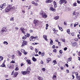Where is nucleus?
Masks as SVG:
<instances>
[{
	"label": "nucleus",
	"instance_id": "5701e85b",
	"mask_svg": "<svg viewBox=\"0 0 80 80\" xmlns=\"http://www.w3.org/2000/svg\"><path fill=\"white\" fill-rule=\"evenodd\" d=\"M32 60L33 62H36L37 61V59L35 58L34 57H33Z\"/></svg>",
	"mask_w": 80,
	"mask_h": 80
},
{
	"label": "nucleus",
	"instance_id": "7c9ffc66",
	"mask_svg": "<svg viewBox=\"0 0 80 80\" xmlns=\"http://www.w3.org/2000/svg\"><path fill=\"white\" fill-rule=\"evenodd\" d=\"M59 29L60 30L61 32L63 31V29L62 28H61V27H59Z\"/></svg>",
	"mask_w": 80,
	"mask_h": 80
},
{
	"label": "nucleus",
	"instance_id": "20e7f679",
	"mask_svg": "<svg viewBox=\"0 0 80 80\" xmlns=\"http://www.w3.org/2000/svg\"><path fill=\"white\" fill-rule=\"evenodd\" d=\"M6 6H7V4L5 3H3V4H1L0 6V10H2V9H3L4 8H5L6 7Z\"/></svg>",
	"mask_w": 80,
	"mask_h": 80
},
{
	"label": "nucleus",
	"instance_id": "bb28decb",
	"mask_svg": "<svg viewBox=\"0 0 80 80\" xmlns=\"http://www.w3.org/2000/svg\"><path fill=\"white\" fill-rule=\"evenodd\" d=\"M47 61H48L47 62L48 63L49 62H50V61H51V59H50V58H47Z\"/></svg>",
	"mask_w": 80,
	"mask_h": 80
},
{
	"label": "nucleus",
	"instance_id": "13d9d810",
	"mask_svg": "<svg viewBox=\"0 0 80 80\" xmlns=\"http://www.w3.org/2000/svg\"><path fill=\"white\" fill-rule=\"evenodd\" d=\"M76 12H74L73 13V14L74 15H76Z\"/></svg>",
	"mask_w": 80,
	"mask_h": 80
},
{
	"label": "nucleus",
	"instance_id": "3c124183",
	"mask_svg": "<svg viewBox=\"0 0 80 80\" xmlns=\"http://www.w3.org/2000/svg\"><path fill=\"white\" fill-rule=\"evenodd\" d=\"M35 51L36 52V53H38V49H37L35 48Z\"/></svg>",
	"mask_w": 80,
	"mask_h": 80
},
{
	"label": "nucleus",
	"instance_id": "e2e57ef3",
	"mask_svg": "<svg viewBox=\"0 0 80 80\" xmlns=\"http://www.w3.org/2000/svg\"><path fill=\"white\" fill-rule=\"evenodd\" d=\"M65 65L67 67H68V64H66Z\"/></svg>",
	"mask_w": 80,
	"mask_h": 80
},
{
	"label": "nucleus",
	"instance_id": "37998d69",
	"mask_svg": "<svg viewBox=\"0 0 80 80\" xmlns=\"http://www.w3.org/2000/svg\"><path fill=\"white\" fill-rule=\"evenodd\" d=\"M15 7H12V8H11V10H15Z\"/></svg>",
	"mask_w": 80,
	"mask_h": 80
},
{
	"label": "nucleus",
	"instance_id": "473e14b6",
	"mask_svg": "<svg viewBox=\"0 0 80 80\" xmlns=\"http://www.w3.org/2000/svg\"><path fill=\"white\" fill-rule=\"evenodd\" d=\"M56 78H57V76H53L52 77V79H53V80H55L56 79Z\"/></svg>",
	"mask_w": 80,
	"mask_h": 80
},
{
	"label": "nucleus",
	"instance_id": "6ab92c4d",
	"mask_svg": "<svg viewBox=\"0 0 80 80\" xmlns=\"http://www.w3.org/2000/svg\"><path fill=\"white\" fill-rule=\"evenodd\" d=\"M17 51L18 53V55H19V56H21V55H22V53L20 52V51H19V50H18Z\"/></svg>",
	"mask_w": 80,
	"mask_h": 80
},
{
	"label": "nucleus",
	"instance_id": "9b49d317",
	"mask_svg": "<svg viewBox=\"0 0 80 80\" xmlns=\"http://www.w3.org/2000/svg\"><path fill=\"white\" fill-rule=\"evenodd\" d=\"M9 11H10V9L8 8L7 7L5 9V12H8Z\"/></svg>",
	"mask_w": 80,
	"mask_h": 80
},
{
	"label": "nucleus",
	"instance_id": "39448f33",
	"mask_svg": "<svg viewBox=\"0 0 80 80\" xmlns=\"http://www.w3.org/2000/svg\"><path fill=\"white\" fill-rule=\"evenodd\" d=\"M59 3L60 5H62L63 3H64L65 4L67 3V1L66 0H60Z\"/></svg>",
	"mask_w": 80,
	"mask_h": 80
},
{
	"label": "nucleus",
	"instance_id": "bf43d9fd",
	"mask_svg": "<svg viewBox=\"0 0 80 80\" xmlns=\"http://www.w3.org/2000/svg\"><path fill=\"white\" fill-rule=\"evenodd\" d=\"M64 24L65 25H67V24L66 22H64Z\"/></svg>",
	"mask_w": 80,
	"mask_h": 80
},
{
	"label": "nucleus",
	"instance_id": "ea45409f",
	"mask_svg": "<svg viewBox=\"0 0 80 80\" xmlns=\"http://www.w3.org/2000/svg\"><path fill=\"white\" fill-rule=\"evenodd\" d=\"M15 58V56L14 55H12V59H14Z\"/></svg>",
	"mask_w": 80,
	"mask_h": 80
},
{
	"label": "nucleus",
	"instance_id": "603ef678",
	"mask_svg": "<svg viewBox=\"0 0 80 80\" xmlns=\"http://www.w3.org/2000/svg\"><path fill=\"white\" fill-rule=\"evenodd\" d=\"M10 63H15V61H14L12 60L11 62Z\"/></svg>",
	"mask_w": 80,
	"mask_h": 80
},
{
	"label": "nucleus",
	"instance_id": "dca6fc26",
	"mask_svg": "<svg viewBox=\"0 0 80 80\" xmlns=\"http://www.w3.org/2000/svg\"><path fill=\"white\" fill-rule=\"evenodd\" d=\"M18 74V72H16V73H15L14 74V76L13 77H16L17 76V75Z\"/></svg>",
	"mask_w": 80,
	"mask_h": 80
},
{
	"label": "nucleus",
	"instance_id": "f704fd0d",
	"mask_svg": "<svg viewBox=\"0 0 80 80\" xmlns=\"http://www.w3.org/2000/svg\"><path fill=\"white\" fill-rule=\"evenodd\" d=\"M3 44H5V45H8V42H7V41H4L3 42Z\"/></svg>",
	"mask_w": 80,
	"mask_h": 80
},
{
	"label": "nucleus",
	"instance_id": "393cba45",
	"mask_svg": "<svg viewBox=\"0 0 80 80\" xmlns=\"http://www.w3.org/2000/svg\"><path fill=\"white\" fill-rule=\"evenodd\" d=\"M26 37L27 38V37H30V34L29 33H27L26 34Z\"/></svg>",
	"mask_w": 80,
	"mask_h": 80
},
{
	"label": "nucleus",
	"instance_id": "de8ad7c7",
	"mask_svg": "<svg viewBox=\"0 0 80 80\" xmlns=\"http://www.w3.org/2000/svg\"><path fill=\"white\" fill-rule=\"evenodd\" d=\"M50 45H53V41H51L50 42Z\"/></svg>",
	"mask_w": 80,
	"mask_h": 80
},
{
	"label": "nucleus",
	"instance_id": "0eeeda50",
	"mask_svg": "<svg viewBox=\"0 0 80 80\" xmlns=\"http://www.w3.org/2000/svg\"><path fill=\"white\" fill-rule=\"evenodd\" d=\"M7 32V28L5 27H3L2 28L1 33H3V32Z\"/></svg>",
	"mask_w": 80,
	"mask_h": 80
},
{
	"label": "nucleus",
	"instance_id": "c756f323",
	"mask_svg": "<svg viewBox=\"0 0 80 80\" xmlns=\"http://www.w3.org/2000/svg\"><path fill=\"white\" fill-rule=\"evenodd\" d=\"M71 59H72V57H71L70 58H68V62L71 61Z\"/></svg>",
	"mask_w": 80,
	"mask_h": 80
},
{
	"label": "nucleus",
	"instance_id": "423d86ee",
	"mask_svg": "<svg viewBox=\"0 0 80 80\" xmlns=\"http://www.w3.org/2000/svg\"><path fill=\"white\" fill-rule=\"evenodd\" d=\"M23 42H22V44L21 45V47H24L25 45H27L28 43V42L25 40H23Z\"/></svg>",
	"mask_w": 80,
	"mask_h": 80
},
{
	"label": "nucleus",
	"instance_id": "09e8293b",
	"mask_svg": "<svg viewBox=\"0 0 80 80\" xmlns=\"http://www.w3.org/2000/svg\"><path fill=\"white\" fill-rule=\"evenodd\" d=\"M53 52H55V53H57V49H54L53 50Z\"/></svg>",
	"mask_w": 80,
	"mask_h": 80
},
{
	"label": "nucleus",
	"instance_id": "f3484780",
	"mask_svg": "<svg viewBox=\"0 0 80 80\" xmlns=\"http://www.w3.org/2000/svg\"><path fill=\"white\" fill-rule=\"evenodd\" d=\"M78 25V22H76L74 24V27H76V26H77Z\"/></svg>",
	"mask_w": 80,
	"mask_h": 80
},
{
	"label": "nucleus",
	"instance_id": "c85d7f7f",
	"mask_svg": "<svg viewBox=\"0 0 80 80\" xmlns=\"http://www.w3.org/2000/svg\"><path fill=\"white\" fill-rule=\"evenodd\" d=\"M61 40H62V41L63 42H65V39L64 38H61Z\"/></svg>",
	"mask_w": 80,
	"mask_h": 80
},
{
	"label": "nucleus",
	"instance_id": "b1692460",
	"mask_svg": "<svg viewBox=\"0 0 80 80\" xmlns=\"http://www.w3.org/2000/svg\"><path fill=\"white\" fill-rule=\"evenodd\" d=\"M1 67H5V65L4 63H2V64L1 65Z\"/></svg>",
	"mask_w": 80,
	"mask_h": 80
},
{
	"label": "nucleus",
	"instance_id": "aec40b11",
	"mask_svg": "<svg viewBox=\"0 0 80 80\" xmlns=\"http://www.w3.org/2000/svg\"><path fill=\"white\" fill-rule=\"evenodd\" d=\"M59 18V16H57L54 18V19L55 20H58Z\"/></svg>",
	"mask_w": 80,
	"mask_h": 80
},
{
	"label": "nucleus",
	"instance_id": "a878e982",
	"mask_svg": "<svg viewBox=\"0 0 80 80\" xmlns=\"http://www.w3.org/2000/svg\"><path fill=\"white\" fill-rule=\"evenodd\" d=\"M75 75L76 76V78H77L78 77H79V76H78V72H77L75 73Z\"/></svg>",
	"mask_w": 80,
	"mask_h": 80
},
{
	"label": "nucleus",
	"instance_id": "c03bdc74",
	"mask_svg": "<svg viewBox=\"0 0 80 80\" xmlns=\"http://www.w3.org/2000/svg\"><path fill=\"white\" fill-rule=\"evenodd\" d=\"M77 79L78 80H80V76L77 77Z\"/></svg>",
	"mask_w": 80,
	"mask_h": 80
},
{
	"label": "nucleus",
	"instance_id": "f8f14e48",
	"mask_svg": "<svg viewBox=\"0 0 80 80\" xmlns=\"http://www.w3.org/2000/svg\"><path fill=\"white\" fill-rule=\"evenodd\" d=\"M27 62H28V63L29 65L32 64L31 61H30V60H29V59H27Z\"/></svg>",
	"mask_w": 80,
	"mask_h": 80
},
{
	"label": "nucleus",
	"instance_id": "0e129e2a",
	"mask_svg": "<svg viewBox=\"0 0 80 80\" xmlns=\"http://www.w3.org/2000/svg\"><path fill=\"white\" fill-rule=\"evenodd\" d=\"M66 72H67V73H69V70H68V69L66 70Z\"/></svg>",
	"mask_w": 80,
	"mask_h": 80
},
{
	"label": "nucleus",
	"instance_id": "79ce46f5",
	"mask_svg": "<svg viewBox=\"0 0 80 80\" xmlns=\"http://www.w3.org/2000/svg\"><path fill=\"white\" fill-rule=\"evenodd\" d=\"M71 35L72 36H75V32H72V33H71Z\"/></svg>",
	"mask_w": 80,
	"mask_h": 80
},
{
	"label": "nucleus",
	"instance_id": "c9c22d12",
	"mask_svg": "<svg viewBox=\"0 0 80 80\" xmlns=\"http://www.w3.org/2000/svg\"><path fill=\"white\" fill-rule=\"evenodd\" d=\"M66 10L68 11H69V10H70V8H66Z\"/></svg>",
	"mask_w": 80,
	"mask_h": 80
},
{
	"label": "nucleus",
	"instance_id": "052dcab7",
	"mask_svg": "<svg viewBox=\"0 0 80 80\" xmlns=\"http://www.w3.org/2000/svg\"><path fill=\"white\" fill-rule=\"evenodd\" d=\"M74 40L76 41H78V39L77 38H75L74 39Z\"/></svg>",
	"mask_w": 80,
	"mask_h": 80
},
{
	"label": "nucleus",
	"instance_id": "58836bf2",
	"mask_svg": "<svg viewBox=\"0 0 80 80\" xmlns=\"http://www.w3.org/2000/svg\"><path fill=\"white\" fill-rule=\"evenodd\" d=\"M35 38H34L33 36L32 38V39L31 40V41H35Z\"/></svg>",
	"mask_w": 80,
	"mask_h": 80
},
{
	"label": "nucleus",
	"instance_id": "69168bd1",
	"mask_svg": "<svg viewBox=\"0 0 80 80\" xmlns=\"http://www.w3.org/2000/svg\"><path fill=\"white\" fill-rule=\"evenodd\" d=\"M64 50L66 51V50H67V48H65L64 49Z\"/></svg>",
	"mask_w": 80,
	"mask_h": 80
},
{
	"label": "nucleus",
	"instance_id": "e433bc0d",
	"mask_svg": "<svg viewBox=\"0 0 80 80\" xmlns=\"http://www.w3.org/2000/svg\"><path fill=\"white\" fill-rule=\"evenodd\" d=\"M33 36H32L31 37H30L29 38V39L30 40V41H32V38H33Z\"/></svg>",
	"mask_w": 80,
	"mask_h": 80
},
{
	"label": "nucleus",
	"instance_id": "1a4fd4ad",
	"mask_svg": "<svg viewBox=\"0 0 80 80\" xmlns=\"http://www.w3.org/2000/svg\"><path fill=\"white\" fill-rule=\"evenodd\" d=\"M43 38L46 41H48V39H47V35H43Z\"/></svg>",
	"mask_w": 80,
	"mask_h": 80
},
{
	"label": "nucleus",
	"instance_id": "f257e3e1",
	"mask_svg": "<svg viewBox=\"0 0 80 80\" xmlns=\"http://www.w3.org/2000/svg\"><path fill=\"white\" fill-rule=\"evenodd\" d=\"M31 71V69H30V67H28L27 68V71H23L22 72L23 75H26V74H28Z\"/></svg>",
	"mask_w": 80,
	"mask_h": 80
},
{
	"label": "nucleus",
	"instance_id": "ddd939ff",
	"mask_svg": "<svg viewBox=\"0 0 80 80\" xmlns=\"http://www.w3.org/2000/svg\"><path fill=\"white\" fill-rule=\"evenodd\" d=\"M16 68L15 69V70L16 71H17L18 70H19V69H18V65H16Z\"/></svg>",
	"mask_w": 80,
	"mask_h": 80
},
{
	"label": "nucleus",
	"instance_id": "4be33fe9",
	"mask_svg": "<svg viewBox=\"0 0 80 80\" xmlns=\"http://www.w3.org/2000/svg\"><path fill=\"white\" fill-rule=\"evenodd\" d=\"M38 79L39 80H43V78L42 77H39L38 78Z\"/></svg>",
	"mask_w": 80,
	"mask_h": 80
},
{
	"label": "nucleus",
	"instance_id": "9d476101",
	"mask_svg": "<svg viewBox=\"0 0 80 80\" xmlns=\"http://www.w3.org/2000/svg\"><path fill=\"white\" fill-rule=\"evenodd\" d=\"M72 45L73 46V47H76L77 46V43L76 42H74L72 43Z\"/></svg>",
	"mask_w": 80,
	"mask_h": 80
},
{
	"label": "nucleus",
	"instance_id": "7ed1b4c3",
	"mask_svg": "<svg viewBox=\"0 0 80 80\" xmlns=\"http://www.w3.org/2000/svg\"><path fill=\"white\" fill-rule=\"evenodd\" d=\"M34 24H35V27H37L39 25V21L37 19H35L33 21Z\"/></svg>",
	"mask_w": 80,
	"mask_h": 80
},
{
	"label": "nucleus",
	"instance_id": "6e6552de",
	"mask_svg": "<svg viewBox=\"0 0 80 80\" xmlns=\"http://www.w3.org/2000/svg\"><path fill=\"white\" fill-rule=\"evenodd\" d=\"M20 30L22 31V33L25 35V29L23 27H21L20 28Z\"/></svg>",
	"mask_w": 80,
	"mask_h": 80
},
{
	"label": "nucleus",
	"instance_id": "680f3d73",
	"mask_svg": "<svg viewBox=\"0 0 80 80\" xmlns=\"http://www.w3.org/2000/svg\"><path fill=\"white\" fill-rule=\"evenodd\" d=\"M30 49H31V50H33V48L31 46L30 47Z\"/></svg>",
	"mask_w": 80,
	"mask_h": 80
},
{
	"label": "nucleus",
	"instance_id": "a211bd4d",
	"mask_svg": "<svg viewBox=\"0 0 80 80\" xmlns=\"http://www.w3.org/2000/svg\"><path fill=\"white\" fill-rule=\"evenodd\" d=\"M54 4L55 8H56L57 7V2L55 1H54Z\"/></svg>",
	"mask_w": 80,
	"mask_h": 80
},
{
	"label": "nucleus",
	"instance_id": "49530a36",
	"mask_svg": "<svg viewBox=\"0 0 80 80\" xmlns=\"http://www.w3.org/2000/svg\"><path fill=\"white\" fill-rule=\"evenodd\" d=\"M58 32V31L57 30H56L54 32V33L56 34V33H57V32Z\"/></svg>",
	"mask_w": 80,
	"mask_h": 80
},
{
	"label": "nucleus",
	"instance_id": "4468645a",
	"mask_svg": "<svg viewBox=\"0 0 80 80\" xmlns=\"http://www.w3.org/2000/svg\"><path fill=\"white\" fill-rule=\"evenodd\" d=\"M50 11H53V12H55V10L54 8H50Z\"/></svg>",
	"mask_w": 80,
	"mask_h": 80
},
{
	"label": "nucleus",
	"instance_id": "4d7b16f0",
	"mask_svg": "<svg viewBox=\"0 0 80 80\" xmlns=\"http://www.w3.org/2000/svg\"><path fill=\"white\" fill-rule=\"evenodd\" d=\"M42 70L43 71V72H45V68H42Z\"/></svg>",
	"mask_w": 80,
	"mask_h": 80
},
{
	"label": "nucleus",
	"instance_id": "774afa93",
	"mask_svg": "<svg viewBox=\"0 0 80 80\" xmlns=\"http://www.w3.org/2000/svg\"><path fill=\"white\" fill-rule=\"evenodd\" d=\"M77 2L78 3H80V1L78 0L77 1Z\"/></svg>",
	"mask_w": 80,
	"mask_h": 80
},
{
	"label": "nucleus",
	"instance_id": "4c0bfd02",
	"mask_svg": "<svg viewBox=\"0 0 80 80\" xmlns=\"http://www.w3.org/2000/svg\"><path fill=\"white\" fill-rule=\"evenodd\" d=\"M3 57H0V61L3 60Z\"/></svg>",
	"mask_w": 80,
	"mask_h": 80
},
{
	"label": "nucleus",
	"instance_id": "8fccbe9b",
	"mask_svg": "<svg viewBox=\"0 0 80 80\" xmlns=\"http://www.w3.org/2000/svg\"><path fill=\"white\" fill-rule=\"evenodd\" d=\"M41 55L42 57H43V56L45 55V53L43 52L41 54Z\"/></svg>",
	"mask_w": 80,
	"mask_h": 80
},
{
	"label": "nucleus",
	"instance_id": "cd10ccee",
	"mask_svg": "<svg viewBox=\"0 0 80 80\" xmlns=\"http://www.w3.org/2000/svg\"><path fill=\"white\" fill-rule=\"evenodd\" d=\"M27 38V36L25 35L24 37H22V39H23V40H25V39H26V38Z\"/></svg>",
	"mask_w": 80,
	"mask_h": 80
},
{
	"label": "nucleus",
	"instance_id": "72a5a7b5",
	"mask_svg": "<svg viewBox=\"0 0 80 80\" xmlns=\"http://www.w3.org/2000/svg\"><path fill=\"white\" fill-rule=\"evenodd\" d=\"M53 65H55V64H57V62L56 61H53Z\"/></svg>",
	"mask_w": 80,
	"mask_h": 80
},
{
	"label": "nucleus",
	"instance_id": "864d4df0",
	"mask_svg": "<svg viewBox=\"0 0 80 80\" xmlns=\"http://www.w3.org/2000/svg\"><path fill=\"white\" fill-rule=\"evenodd\" d=\"M23 53H24V55H27V54L28 52H25V51Z\"/></svg>",
	"mask_w": 80,
	"mask_h": 80
},
{
	"label": "nucleus",
	"instance_id": "a18cd8bd",
	"mask_svg": "<svg viewBox=\"0 0 80 80\" xmlns=\"http://www.w3.org/2000/svg\"><path fill=\"white\" fill-rule=\"evenodd\" d=\"M53 76H55L56 77H57V72H54V74Z\"/></svg>",
	"mask_w": 80,
	"mask_h": 80
},
{
	"label": "nucleus",
	"instance_id": "6e6d98bb",
	"mask_svg": "<svg viewBox=\"0 0 80 80\" xmlns=\"http://www.w3.org/2000/svg\"><path fill=\"white\" fill-rule=\"evenodd\" d=\"M34 5L35 6H38V3H36L34 4Z\"/></svg>",
	"mask_w": 80,
	"mask_h": 80
},
{
	"label": "nucleus",
	"instance_id": "5fc2aeb1",
	"mask_svg": "<svg viewBox=\"0 0 80 80\" xmlns=\"http://www.w3.org/2000/svg\"><path fill=\"white\" fill-rule=\"evenodd\" d=\"M21 51L22 52L24 53V52H25V50L24 49H21Z\"/></svg>",
	"mask_w": 80,
	"mask_h": 80
},
{
	"label": "nucleus",
	"instance_id": "2eb2a0df",
	"mask_svg": "<svg viewBox=\"0 0 80 80\" xmlns=\"http://www.w3.org/2000/svg\"><path fill=\"white\" fill-rule=\"evenodd\" d=\"M9 9H10V10H12V5H10L7 7Z\"/></svg>",
	"mask_w": 80,
	"mask_h": 80
},
{
	"label": "nucleus",
	"instance_id": "412c9836",
	"mask_svg": "<svg viewBox=\"0 0 80 80\" xmlns=\"http://www.w3.org/2000/svg\"><path fill=\"white\" fill-rule=\"evenodd\" d=\"M45 3H49L51 2H50V1H49V0H46Z\"/></svg>",
	"mask_w": 80,
	"mask_h": 80
},
{
	"label": "nucleus",
	"instance_id": "a19ab883",
	"mask_svg": "<svg viewBox=\"0 0 80 80\" xmlns=\"http://www.w3.org/2000/svg\"><path fill=\"white\" fill-rule=\"evenodd\" d=\"M77 5V3H74L73 4V6H74V7H76Z\"/></svg>",
	"mask_w": 80,
	"mask_h": 80
},
{
	"label": "nucleus",
	"instance_id": "338daca9",
	"mask_svg": "<svg viewBox=\"0 0 80 80\" xmlns=\"http://www.w3.org/2000/svg\"><path fill=\"white\" fill-rule=\"evenodd\" d=\"M15 29L16 30H18V28L17 27H16L15 28Z\"/></svg>",
	"mask_w": 80,
	"mask_h": 80
},
{
	"label": "nucleus",
	"instance_id": "f03ea898",
	"mask_svg": "<svg viewBox=\"0 0 80 80\" xmlns=\"http://www.w3.org/2000/svg\"><path fill=\"white\" fill-rule=\"evenodd\" d=\"M40 14L43 18H47V14L43 11H41Z\"/></svg>",
	"mask_w": 80,
	"mask_h": 80
},
{
	"label": "nucleus",
	"instance_id": "2f4dec72",
	"mask_svg": "<svg viewBox=\"0 0 80 80\" xmlns=\"http://www.w3.org/2000/svg\"><path fill=\"white\" fill-rule=\"evenodd\" d=\"M67 32L68 33V34H70V32L69 29H68L67 30Z\"/></svg>",
	"mask_w": 80,
	"mask_h": 80
}]
</instances>
